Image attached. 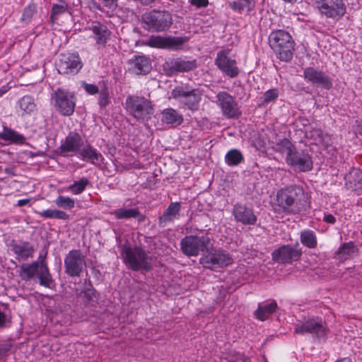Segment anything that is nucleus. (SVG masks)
<instances>
[{
	"mask_svg": "<svg viewBox=\"0 0 362 362\" xmlns=\"http://www.w3.org/2000/svg\"><path fill=\"white\" fill-rule=\"evenodd\" d=\"M0 139L6 141L22 144L25 141V137L18 132L7 127H4L2 132H0Z\"/></svg>",
	"mask_w": 362,
	"mask_h": 362,
	"instance_id": "35",
	"label": "nucleus"
},
{
	"mask_svg": "<svg viewBox=\"0 0 362 362\" xmlns=\"http://www.w3.org/2000/svg\"><path fill=\"white\" fill-rule=\"evenodd\" d=\"M121 256L124 263L133 271L151 269V259L140 247H132L129 244H124L122 248Z\"/></svg>",
	"mask_w": 362,
	"mask_h": 362,
	"instance_id": "3",
	"label": "nucleus"
},
{
	"mask_svg": "<svg viewBox=\"0 0 362 362\" xmlns=\"http://www.w3.org/2000/svg\"><path fill=\"white\" fill-rule=\"evenodd\" d=\"M130 70L136 74H146L151 69V64L145 56H134L129 60Z\"/></svg>",
	"mask_w": 362,
	"mask_h": 362,
	"instance_id": "26",
	"label": "nucleus"
},
{
	"mask_svg": "<svg viewBox=\"0 0 362 362\" xmlns=\"http://www.w3.org/2000/svg\"><path fill=\"white\" fill-rule=\"evenodd\" d=\"M88 184V180L82 177L79 180L74 181L72 185L69 186L68 189L74 194H79L85 190Z\"/></svg>",
	"mask_w": 362,
	"mask_h": 362,
	"instance_id": "43",
	"label": "nucleus"
},
{
	"mask_svg": "<svg viewBox=\"0 0 362 362\" xmlns=\"http://www.w3.org/2000/svg\"><path fill=\"white\" fill-rule=\"evenodd\" d=\"M322 133L320 129L314 128L307 133V136L313 141V144L318 145L319 142H322Z\"/></svg>",
	"mask_w": 362,
	"mask_h": 362,
	"instance_id": "44",
	"label": "nucleus"
},
{
	"mask_svg": "<svg viewBox=\"0 0 362 362\" xmlns=\"http://www.w3.org/2000/svg\"><path fill=\"white\" fill-rule=\"evenodd\" d=\"M83 141L81 135L76 132H70L59 146L62 154L75 153L81 149Z\"/></svg>",
	"mask_w": 362,
	"mask_h": 362,
	"instance_id": "22",
	"label": "nucleus"
},
{
	"mask_svg": "<svg viewBox=\"0 0 362 362\" xmlns=\"http://www.w3.org/2000/svg\"><path fill=\"white\" fill-rule=\"evenodd\" d=\"M90 30L92 31L97 48L105 47L111 34L107 26L99 22H95Z\"/></svg>",
	"mask_w": 362,
	"mask_h": 362,
	"instance_id": "24",
	"label": "nucleus"
},
{
	"mask_svg": "<svg viewBox=\"0 0 362 362\" xmlns=\"http://www.w3.org/2000/svg\"><path fill=\"white\" fill-rule=\"evenodd\" d=\"M316 4L322 14L334 19L342 17L346 10L343 0H318Z\"/></svg>",
	"mask_w": 362,
	"mask_h": 362,
	"instance_id": "16",
	"label": "nucleus"
},
{
	"mask_svg": "<svg viewBox=\"0 0 362 362\" xmlns=\"http://www.w3.org/2000/svg\"><path fill=\"white\" fill-rule=\"evenodd\" d=\"M302 255L301 250L286 245L275 250L272 254V259L278 263H291L298 261Z\"/></svg>",
	"mask_w": 362,
	"mask_h": 362,
	"instance_id": "20",
	"label": "nucleus"
},
{
	"mask_svg": "<svg viewBox=\"0 0 362 362\" xmlns=\"http://www.w3.org/2000/svg\"><path fill=\"white\" fill-rule=\"evenodd\" d=\"M345 187L358 195L362 194V170L351 169L344 177Z\"/></svg>",
	"mask_w": 362,
	"mask_h": 362,
	"instance_id": "23",
	"label": "nucleus"
},
{
	"mask_svg": "<svg viewBox=\"0 0 362 362\" xmlns=\"http://www.w3.org/2000/svg\"><path fill=\"white\" fill-rule=\"evenodd\" d=\"M323 220L326 223H331V224H334L336 222L335 217L333 215L329 214H325Z\"/></svg>",
	"mask_w": 362,
	"mask_h": 362,
	"instance_id": "53",
	"label": "nucleus"
},
{
	"mask_svg": "<svg viewBox=\"0 0 362 362\" xmlns=\"http://www.w3.org/2000/svg\"><path fill=\"white\" fill-rule=\"evenodd\" d=\"M161 121L166 124L177 126L182 124L183 117L177 110L173 108H166L161 112Z\"/></svg>",
	"mask_w": 362,
	"mask_h": 362,
	"instance_id": "28",
	"label": "nucleus"
},
{
	"mask_svg": "<svg viewBox=\"0 0 362 362\" xmlns=\"http://www.w3.org/2000/svg\"><path fill=\"white\" fill-rule=\"evenodd\" d=\"M170 74L177 72H187L196 68L195 60H187L186 59L177 58L166 63Z\"/></svg>",
	"mask_w": 362,
	"mask_h": 362,
	"instance_id": "25",
	"label": "nucleus"
},
{
	"mask_svg": "<svg viewBox=\"0 0 362 362\" xmlns=\"http://www.w3.org/2000/svg\"><path fill=\"white\" fill-rule=\"evenodd\" d=\"M112 215H114L117 219H129V218H138L139 221H143L144 216L141 214L136 209H126L119 208L115 209L110 212Z\"/></svg>",
	"mask_w": 362,
	"mask_h": 362,
	"instance_id": "30",
	"label": "nucleus"
},
{
	"mask_svg": "<svg viewBox=\"0 0 362 362\" xmlns=\"http://www.w3.org/2000/svg\"><path fill=\"white\" fill-rule=\"evenodd\" d=\"M109 103L108 94L106 91L101 92L98 98V103L100 107H105Z\"/></svg>",
	"mask_w": 362,
	"mask_h": 362,
	"instance_id": "49",
	"label": "nucleus"
},
{
	"mask_svg": "<svg viewBox=\"0 0 362 362\" xmlns=\"http://www.w3.org/2000/svg\"><path fill=\"white\" fill-rule=\"evenodd\" d=\"M40 216L45 218H56L66 221L69 219V215L65 211L59 209H46L38 212Z\"/></svg>",
	"mask_w": 362,
	"mask_h": 362,
	"instance_id": "40",
	"label": "nucleus"
},
{
	"mask_svg": "<svg viewBox=\"0 0 362 362\" xmlns=\"http://www.w3.org/2000/svg\"><path fill=\"white\" fill-rule=\"evenodd\" d=\"M142 21L148 30L163 32L172 25L173 18L168 11L153 10L143 14Z\"/></svg>",
	"mask_w": 362,
	"mask_h": 362,
	"instance_id": "7",
	"label": "nucleus"
},
{
	"mask_svg": "<svg viewBox=\"0 0 362 362\" xmlns=\"http://www.w3.org/2000/svg\"><path fill=\"white\" fill-rule=\"evenodd\" d=\"M285 160L286 163L296 171L307 172L313 168L312 157L305 150L296 148L290 157L286 158Z\"/></svg>",
	"mask_w": 362,
	"mask_h": 362,
	"instance_id": "17",
	"label": "nucleus"
},
{
	"mask_svg": "<svg viewBox=\"0 0 362 362\" xmlns=\"http://www.w3.org/2000/svg\"><path fill=\"white\" fill-rule=\"evenodd\" d=\"M274 149L276 151L285 153L286 158H288L296 149V147L289 139H282L276 142Z\"/></svg>",
	"mask_w": 362,
	"mask_h": 362,
	"instance_id": "36",
	"label": "nucleus"
},
{
	"mask_svg": "<svg viewBox=\"0 0 362 362\" xmlns=\"http://www.w3.org/2000/svg\"><path fill=\"white\" fill-rule=\"evenodd\" d=\"M199 259V263L204 268L211 270L227 267L233 263V258L229 253L221 249L206 251Z\"/></svg>",
	"mask_w": 362,
	"mask_h": 362,
	"instance_id": "9",
	"label": "nucleus"
},
{
	"mask_svg": "<svg viewBox=\"0 0 362 362\" xmlns=\"http://www.w3.org/2000/svg\"><path fill=\"white\" fill-rule=\"evenodd\" d=\"M30 199H23L18 201L17 205L18 206H23L26 205L28 203H29Z\"/></svg>",
	"mask_w": 362,
	"mask_h": 362,
	"instance_id": "56",
	"label": "nucleus"
},
{
	"mask_svg": "<svg viewBox=\"0 0 362 362\" xmlns=\"http://www.w3.org/2000/svg\"><path fill=\"white\" fill-rule=\"evenodd\" d=\"M335 362H351L349 358H345L341 360L337 361Z\"/></svg>",
	"mask_w": 362,
	"mask_h": 362,
	"instance_id": "57",
	"label": "nucleus"
},
{
	"mask_svg": "<svg viewBox=\"0 0 362 362\" xmlns=\"http://www.w3.org/2000/svg\"><path fill=\"white\" fill-rule=\"evenodd\" d=\"M86 267L85 257L79 250H72L64 258L65 272L71 277L80 276Z\"/></svg>",
	"mask_w": 362,
	"mask_h": 362,
	"instance_id": "14",
	"label": "nucleus"
},
{
	"mask_svg": "<svg viewBox=\"0 0 362 362\" xmlns=\"http://www.w3.org/2000/svg\"><path fill=\"white\" fill-rule=\"evenodd\" d=\"M300 239L301 243L308 248H315L317 246V237L313 230H305L302 231Z\"/></svg>",
	"mask_w": 362,
	"mask_h": 362,
	"instance_id": "38",
	"label": "nucleus"
},
{
	"mask_svg": "<svg viewBox=\"0 0 362 362\" xmlns=\"http://www.w3.org/2000/svg\"><path fill=\"white\" fill-rule=\"evenodd\" d=\"M127 111L139 121H144L151 118L153 114L151 103L144 97L129 95L125 101Z\"/></svg>",
	"mask_w": 362,
	"mask_h": 362,
	"instance_id": "6",
	"label": "nucleus"
},
{
	"mask_svg": "<svg viewBox=\"0 0 362 362\" xmlns=\"http://www.w3.org/2000/svg\"><path fill=\"white\" fill-rule=\"evenodd\" d=\"M294 329L296 334H310L317 339L325 337L327 333L322 320L317 317L309 318L302 323L296 324Z\"/></svg>",
	"mask_w": 362,
	"mask_h": 362,
	"instance_id": "13",
	"label": "nucleus"
},
{
	"mask_svg": "<svg viewBox=\"0 0 362 362\" xmlns=\"http://www.w3.org/2000/svg\"><path fill=\"white\" fill-rule=\"evenodd\" d=\"M10 342H4L0 344V360L3 358L11 348Z\"/></svg>",
	"mask_w": 362,
	"mask_h": 362,
	"instance_id": "47",
	"label": "nucleus"
},
{
	"mask_svg": "<svg viewBox=\"0 0 362 362\" xmlns=\"http://www.w3.org/2000/svg\"><path fill=\"white\" fill-rule=\"evenodd\" d=\"M215 64L226 76L235 78L239 75L240 69L234 57L231 56L230 49H223L217 53Z\"/></svg>",
	"mask_w": 362,
	"mask_h": 362,
	"instance_id": "11",
	"label": "nucleus"
},
{
	"mask_svg": "<svg viewBox=\"0 0 362 362\" xmlns=\"http://www.w3.org/2000/svg\"><path fill=\"white\" fill-rule=\"evenodd\" d=\"M211 246L207 234L187 235L180 241L181 251L187 257H197L200 252L208 251Z\"/></svg>",
	"mask_w": 362,
	"mask_h": 362,
	"instance_id": "5",
	"label": "nucleus"
},
{
	"mask_svg": "<svg viewBox=\"0 0 362 362\" xmlns=\"http://www.w3.org/2000/svg\"><path fill=\"white\" fill-rule=\"evenodd\" d=\"M255 0H238L229 3L230 8L238 13H242L245 8H246L247 11H251L255 8Z\"/></svg>",
	"mask_w": 362,
	"mask_h": 362,
	"instance_id": "37",
	"label": "nucleus"
},
{
	"mask_svg": "<svg viewBox=\"0 0 362 362\" xmlns=\"http://www.w3.org/2000/svg\"><path fill=\"white\" fill-rule=\"evenodd\" d=\"M238 360L240 361V362H251L249 357L242 354L238 355Z\"/></svg>",
	"mask_w": 362,
	"mask_h": 362,
	"instance_id": "54",
	"label": "nucleus"
},
{
	"mask_svg": "<svg viewBox=\"0 0 362 362\" xmlns=\"http://www.w3.org/2000/svg\"><path fill=\"white\" fill-rule=\"evenodd\" d=\"M68 8L69 5L64 0H58L57 3L52 6L50 18L52 21L57 20L59 16L65 13Z\"/></svg>",
	"mask_w": 362,
	"mask_h": 362,
	"instance_id": "41",
	"label": "nucleus"
},
{
	"mask_svg": "<svg viewBox=\"0 0 362 362\" xmlns=\"http://www.w3.org/2000/svg\"><path fill=\"white\" fill-rule=\"evenodd\" d=\"M54 202L57 207L66 210H71L75 206V200L67 196L59 195Z\"/></svg>",
	"mask_w": 362,
	"mask_h": 362,
	"instance_id": "42",
	"label": "nucleus"
},
{
	"mask_svg": "<svg viewBox=\"0 0 362 362\" xmlns=\"http://www.w3.org/2000/svg\"><path fill=\"white\" fill-rule=\"evenodd\" d=\"M10 88L11 87L8 86V85L1 86L0 88V97L6 93L10 90Z\"/></svg>",
	"mask_w": 362,
	"mask_h": 362,
	"instance_id": "55",
	"label": "nucleus"
},
{
	"mask_svg": "<svg viewBox=\"0 0 362 362\" xmlns=\"http://www.w3.org/2000/svg\"><path fill=\"white\" fill-rule=\"evenodd\" d=\"M180 207L179 202H172L170 204L163 215L159 218V223L165 224L168 222L173 221L178 215Z\"/></svg>",
	"mask_w": 362,
	"mask_h": 362,
	"instance_id": "32",
	"label": "nucleus"
},
{
	"mask_svg": "<svg viewBox=\"0 0 362 362\" xmlns=\"http://www.w3.org/2000/svg\"><path fill=\"white\" fill-rule=\"evenodd\" d=\"M173 98L179 100L188 109L195 111L199 108L202 91L198 88L189 89L185 86L175 87L172 91Z\"/></svg>",
	"mask_w": 362,
	"mask_h": 362,
	"instance_id": "10",
	"label": "nucleus"
},
{
	"mask_svg": "<svg viewBox=\"0 0 362 362\" xmlns=\"http://www.w3.org/2000/svg\"><path fill=\"white\" fill-rule=\"evenodd\" d=\"M83 63L77 53L61 54L57 64L59 74L65 75L76 74L82 68Z\"/></svg>",
	"mask_w": 362,
	"mask_h": 362,
	"instance_id": "15",
	"label": "nucleus"
},
{
	"mask_svg": "<svg viewBox=\"0 0 362 362\" xmlns=\"http://www.w3.org/2000/svg\"><path fill=\"white\" fill-rule=\"evenodd\" d=\"M185 42L187 40L185 37L152 35L148 39L146 44L151 47L177 49Z\"/></svg>",
	"mask_w": 362,
	"mask_h": 362,
	"instance_id": "18",
	"label": "nucleus"
},
{
	"mask_svg": "<svg viewBox=\"0 0 362 362\" xmlns=\"http://www.w3.org/2000/svg\"><path fill=\"white\" fill-rule=\"evenodd\" d=\"M84 89L91 95L96 94L98 92V88L94 84H85Z\"/></svg>",
	"mask_w": 362,
	"mask_h": 362,
	"instance_id": "52",
	"label": "nucleus"
},
{
	"mask_svg": "<svg viewBox=\"0 0 362 362\" xmlns=\"http://www.w3.org/2000/svg\"><path fill=\"white\" fill-rule=\"evenodd\" d=\"M307 206V196L303 189L296 185L279 190L272 205L275 212L286 215L300 214L305 211Z\"/></svg>",
	"mask_w": 362,
	"mask_h": 362,
	"instance_id": "1",
	"label": "nucleus"
},
{
	"mask_svg": "<svg viewBox=\"0 0 362 362\" xmlns=\"http://www.w3.org/2000/svg\"><path fill=\"white\" fill-rule=\"evenodd\" d=\"M279 96L278 90L276 88L269 89L267 90L264 94V102L270 103L275 100Z\"/></svg>",
	"mask_w": 362,
	"mask_h": 362,
	"instance_id": "45",
	"label": "nucleus"
},
{
	"mask_svg": "<svg viewBox=\"0 0 362 362\" xmlns=\"http://www.w3.org/2000/svg\"><path fill=\"white\" fill-rule=\"evenodd\" d=\"M228 362H240V361L238 360V356H237L235 361H229Z\"/></svg>",
	"mask_w": 362,
	"mask_h": 362,
	"instance_id": "58",
	"label": "nucleus"
},
{
	"mask_svg": "<svg viewBox=\"0 0 362 362\" xmlns=\"http://www.w3.org/2000/svg\"><path fill=\"white\" fill-rule=\"evenodd\" d=\"M189 2L197 8H205L209 5V0H189Z\"/></svg>",
	"mask_w": 362,
	"mask_h": 362,
	"instance_id": "50",
	"label": "nucleus"
},
{
	"mask_svg": "<svg viewBox=\"0 0 362 362\" xmlns=\"http://www.w3.org/2000/svg\"><path fill=\"white\" fill-rule=\"evenodd\" d=\"M322 142H319L318 145L327 147L332 144V136L330 134L327 133H322Z\"/></svg>",
	"mask_w": 362,
	"mask_h": 362,
	"instance_id": "51",
	"label": "nucleus"
},
{
	"mask_svg": "<svg viewBox=\"0 0 362 362\" xmlns=\"http://www.w3.org/2000/svg\"><path fill=\"white\" fill-rule=\"evenodd\" d=\"M305 80L314 85L329 90L332 86V81L326 73L313 67H307L303 71Z\"/></svg>",
	"mask_w": 362,
	"mask_h": 362,
	"instance_id": "19",
	"label": "nucleus"
},
{
	"mask_svg": "<svg viewBox=\"0 0 362 362\" xmlns=\"http://www.w3.org/2000/svg\"><path fill=\"white\" fill-rule=\"evenodd\" d=\"M216 105L221 109L223 117L232 119L238 118L241 115L235 98L228 93L221 91L216 95Z\"/></svg>",
	"mask_w": 362,
	"mask_h": 362,
	"instance_id": "12",
	"label": "nucleus"
},
{
	"mask_svg": "<svg viewBox=\"0 0 362 362\" xmlns=\"http://www.w3.org/2000/svg\"><path fill=\"white\" fill-rule=\"evenodd\" d=\"M276 308L277 304L274 300L265 305L259 304L258 308L255 312V315L258 320L264 321L276 310Z\"/></svg>",
	"mask_w": 362,
	"mask_h": 362,
	"instance_id": "33",
	"label": "nucleus"
},
{
	"mask_svg": "<svg viewBox=\"0 0 362 362\" xmlns=\"http://www.w3.org/2000/svg\"><path fill=\"white\" fill-rule=\"evenodd\" d=\"M56 110L64 116L73 115L76 107V98L73 93L59 88L52 95Z\"/></svg>",
	"mask_w": 362,
	"mask_h": 362,
	"instance_id": "8",
	"label": "nucleus"
},
{
	"mask_svg": "<svg viewBox=\"0 0 362 362\" xmlns=\"http://www.w3.org/2000/svg\"><path fill=\"white\" fill-rule=\"evenodd\" d=\"M358 253V249L355 244L350 241L349 243H343L335 253V257L344 262L345 260L351 259L356 254Z\"/></svg>",
	"mask_w": 362,
	"mask_h": 362,
	"instance_id": "27",
	"label": "nucleus"
},
{
	"mask_svg": "<svg viewBox=\"0 0 362 362\" xmlns=\"http://www.w3.org/2000/svg\"><path fill=\"white\" fill-rule=\"evenodd\" d=\"M35 13V8L33 6H27L23 13L22 18L24 21H28Z\"/></svg>",
	"mask_w": 362,
	"mask_h": 362,
	"instance_id": "48",
	"label": "nucleus"
},
{
	"mask_svg": "<svg viewBox=\"0 0 362 362\" xmlns=\"http://www.w3.org/2000/svg\"><path fill=\"white\" fill-rule=\"evenodd\" d=\"M269 42L278 59L284 62H289L292 59L295 42L288 32L283 30L272 31Z\"/></svg>",
	"mask_w": 362,
	"mask_h": 362,
	"instance_id": "2",
	"label": "nucleus"
},
{
	"mask_svg": "<svg viewBox=\"0 0 362 362\" xmlns=\"http://www.w3.org/2000/svg\"><path fill=\"white\" fill-rule=\"evenodd\" d=\"M12 250L17 255L18 258L27 259L32 257L34 253L33 245L28 242H21L12 246Z\"/></svg>",
	"mask_w": 362,
	"mask_h": 362,
	"instance_id": "29",
	"label": "nucleus"
},
{
	"mask_svg": "<svg viewBox=\"0 0 362 362\" xmlns=\"http://www.w3.org/2000/svg\"><path fill=\"white\" fill-rule=\"evenodd\" d=\"M8 309L6 304L0 303V327L4 326L7 318Z\"/></svg>",
	"mask_w": 362,
	"mask_h": 362,
	"instance_id": "46",
	"label": "nucleus"
},
{
	"mask_svg": "<svg viewBox=\"0 0 362 362\" xmlns=\"http://www.w3.org/2000/svg\"><path fill=\"white\" fill-rule=\"evenodd\" d=\"M35 276H37L41 286L50 288L53 280L45 259L41 260L40 262H33L21 265L19 276L22 280L25 281H30Z\"/></svg>",
	"mask_w": 362,
	"mask_h": 362,
	"instance_id": "4",
	"label": "nucleus"
},
{
	"mask_svg": "<svg viewBox=\"0 0 362 362\" xmlns=\"http://www.w3.org/2000/svg\"><path fill=\"white\" fill-rule=\"evenodd\" d=\"M18 105L22 112V115H31L37 110L35 99L31 95H24L18 101Z\"/></svg>",
	"mask_w": 362,
	"mask_h": 362,
	"instance_id": "31",
	"label": "nucleus"
},
{
	"mask_svg": "<svg viewBox=\"0 0 362 362\" xmlns=\"http://www.w3.org/2000/svg\"><path fill=\"white\" fill-rule=\"evenodd\" d=\"M80 155L83 160L90 161L93 164L100 161L103 158L102 154L90 145L84 146L80 151Z\"/></svg>",
	"mask_w": 362,
	"mask_h": 362,
	"instance_id": "34",
	"label": "nucleus"
},
{
	"mask_svg": "<svg viewBox=\"0 0 362 362\" xmlns=\"http://www.w3.org/2000/svg\"><path fill=\"white\" fill-rule=\"evenodd\" d=\"M233 215L237 222L243 225H255L257 220L254 210L243 204L238 203L234 205Z\"/></svg>",
	"mask_w": 362,
	"mask_h": 362,
	"instance_id": "21",
	"label": "nucleus"
},
{
	"mask_svg": "<svg viewBox=\"0 0 362 362\" xmlns=\"http://www.w3.org/2000/svg\"><path fill=\"white\" fill-rule=\"evenodd\" d=\"M243 160V155L238 149H231L225 156V162L229 166L238 165Z\"/></svg>",
	"mask_w": 362,
	"mask_h": 362,
	"instance_id": "39",
	"label": "nucleus"
}]
</instances>
